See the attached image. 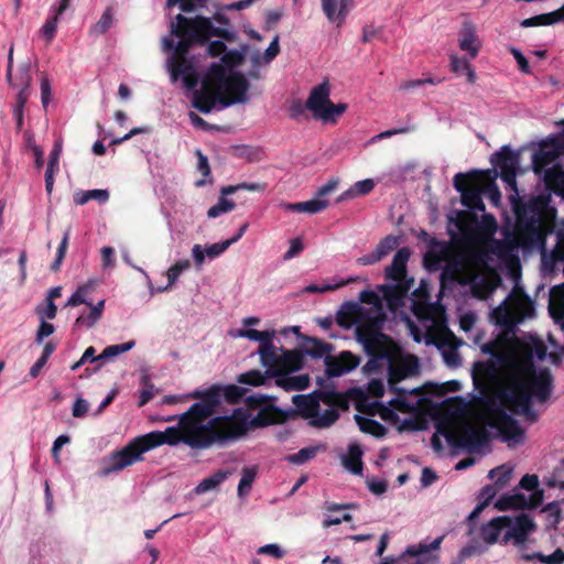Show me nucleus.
I'll list each match as a JSON object with an SVG mask.
<instances>
[{"instance_id":"nucleus-1","label":"nucleus","mask_w":564,"mask_h":564,"mask_svg":"<svg viewBox=\"0 0 564 564\" xmlns=\"http://www.w3.org/2000/svg\"><path fill=\"white\" fill-rule=\"evenodd\" d=\"M187 398L199 399L180 417L177 426H169L164 431H153L134 437L126 446L113 451L109 458H140V456L163 444L176 445L184 443L192 448H207L212 445H226L248 431L247 417L241 410L230 416H217L206 425L203 421L212 416L221 401V391L217 387L207 390H195Z\"/></svg>"},{"instance_id":"nucleus-2","label":"nucleus","mask_w":564,"mask_h":564,"mask_svg":"<svg viewBox=\"0 0 564 564\" xmlns=\"http://www.w3.org/2000/svg\"><path fill=\"white\" fill-rule=\"evenodd\" d=\"M553 392V376L549 368L536 369L532 362L519 367L512 373L500 394L501 403L513 414L524 416L531 423L538 420L532 399L549 400Z\"/></svg>"},{"instance_id":"nucleus-3","label":"nucleus","mask_w":564,"mask_h":564,"mask_svg":"<svg viewBox=\"0 0 564 564\" xmlns=\"http://www.w3.org/2000/svg\"><path fill=\"white\" fill-rule=\"evenodd\" d=\"M171 34L178 39L174 54L171 58L188 57V53L195 45H204L213 36L228 42L236 41V33L224 28H217L209 18L196 15L187 18L182 13L171 21Z\"/></svg>"},{"instance_id":"nucleus-4","label":"nucleus","mask_w":564,"mask_h":564,"mask_svg":"<svg viewBox=\"0 0 564 564\" xmlns=\"http://www.w3.org/2000/svg\"><path fill=\"white\" fill-rule=\"evenodd\" d=\"M510 199L516 215L514 237L518 243L523 247L543 245L553 228V219L546 209L538 202L523 203L516 195Z\"/></svg>"},{"instance_id":"nucleus-5","label":"nucleus","mask_w":564,"mask_h":564,"mask_svg":"<svg viewBox=\"0 0 564 564\" xmlns=\"http://www.w3.org/2000/svg\"><path fill=\"white\" fill-rule=\"evenodd\" d=\"M386 318L384 312L373 314L372 317H368L367 321L356 326L355 333L358 343L362 345L369 357L388 362L400 357L401 349L390 336L382 333Z\"/></svg>"},{"instance_id":"nucleus-6","label":"nucleus","mask_w":564,"mask_h":564,"mask_svg":"<svg viewBox=\"0 0 564 564\" xmlns=\"http://www.w3.org/2000/svg\"><path fill=\"white\" fill-rule=\"evenodd\" d=\"M488 172L473 171L469 173H457L454 176V187L462 195V204L469 210L485 212V204L481 198L484 193L480 186Z\"/></svg>"},{"instance_id":"nucleus-7","label":"nucleus","mask_w":564,"mask_h":564,"mask_svg":"<svg viewBox=\"0 0 564 564\" xmlns=\"http://www.w3.org/2000/svg\"><path fill=\"white\" fill-rule=\"evenodd\" d=\"M275 398L262 394L247 395L245 403L250 410H258V413L249 421V416L241 411L247 417L248 427H263L271 424L283 423L288 420L285 411L272 404Z\"/></svg>"},{"instance_id":"nucleus-8","label":"nucleus","mask_w":564,"mask_h":564,"mask_svg":"<svg viewBox=\"0 0 564 564\" xmlns=\"http://www.w3.org/2000/svg\"><path fill=\"white\" fill-rule=\"evenodd\" d=\"M533 311L531 299L519 288L512 291L510 303H505L494 312L497 324L509 325L512 322L520 321Z\"/></svg>"},{"instance_id":"nucleus-9","label":"nucleus","mask_w":564,"mask_h":564,"mask_svg":"<svg viewBox=\"0 0 564 564\" xmlns=\"http://www.w3.org/2000/svg\"><path fill=\"white\" fill-rule=\"evenodd\" d=\"M445 535H441L432 542L421 541L405 547L399 557L405 564H440V550Z\"/></svg>"},{"instance_id":"nucleus-10","label":"nucleus","mask_w":564,"mask_h":564,"mask_svg":"<svg viewBox=\"0 0 564 564\" xmlns=\"http://www.w3.org/2000/svg\"><path fill=\"white\" fill-rule=\"evenodd\" d=\"M519 162V154L508 145L502 147L491 159V163L500 169V177L506 183L507 189L512 191L516 196H519L516 180Z\"/></svg>"},{"instance_id":"nucleus-11","label":"nucleus","mask_w":564,"mask_h":564,"mask_svg":"<svg viewBox=\"0 0 564 564\" xmlns=\"http://www.w3.org/2000/svg\"><path fill=\"white\" fill-rule=\"evenodd\" d=\"M543 498L544 490H535L529 498L521 492L505 494L495 502V508L499 511L536 509Z\"/></svg>"},{"instance_id":"nucleus-12","label":"nucleus","mask_w":564,"mask_h":564,"mask_svg":"<svg viewBox=\"0 0 564 564\" xmlns=\"http://www.w3.org/2000/svg\"><path fill=\"white\" fill-rule=\"evenodd\" d=\"M248 89L249 83L246 77L239 72H231L223 87L219 105L229 107L234 104L246 102Z\"/></svg>"},{"instance_id":"nucleus-13","label":"nucleus","mask_w":564,"mask_h":564,"mask_svg":"<svg viewBox=\"0 0 564 564\" xmlns=\"http://www.w3.org/2000/svg\"><path fill=\"white\" fill-rule=\"evenodd\" d=\"M492 426L496 427L505 441L521 443L524 438V431L513 419L503 410H497L492 417Z\"/></svg>"},{"instance_id":"nucleus-14","label":"nucleus","mask_w":564,"mask_h":564,"mask_svg":"<svg viewBox=\"0 0 564 564\" xmlns=\"http://www.w3.org/2000/svg\"><path fill=\"white\" fill-rule=\"evenodd\" d=\"M503 536V543H508L511 539L516 544H523L528 541L531 533L536 530V523L528 513H520L512 518V523Z\"/></svg>"},{"instance_id":"nucleus-15","label":"nucleus","mask_w":564,"mask_h":564,"mask_svg":"<svg viewBox=\"0 0 564 564\" xmlns=\"http://www.w3.org/2000/svg\"><path fill=\"white\" fill-rule=\"evenodd\" d=\"M387 364L388 382L390 389L393 390L397 394H406L408 391L405 389L398 388L397 384L414 371L416 367V360L411 362L410 360L402 359L400 356L397 359L389 360Z\"/></svg>"},{"instance_id":"nucleus-16","label":"nucleus","mask_w":564,"mask_h":564,"mask_svg":"<svg viewBox=\"0 0 564 564\" xmlns=\"http://www.w3.org/2000/svg\"><path fill=\"white\" fill-rule=\"evenodd\" d=\"M238 189H249V191L256 192V191H261L262 186L259 183H246L245 182V183H240L238 185H228V186L223 187L220 191L221 197H219L218 203L216 205L212 206L208 209L207 216L209 218H216V217L220 216L221 214H225V213H228V212H231L232 209H235L236 204L232 200L227 199L224 196L234 194Z\"/></svg>"},{"instance_id":"nucleus-17","label":"nucleus","mask_w":564,"mask_h":564,"mask_svg":"<svg viewBox=\"0 0 564 564\" xmlns=\"http://www.w3.org/2000/svg\"><path fill=\"white\" fill-rule=\"evenodd\" d=\"M413 284L414 279L410 278V280L404 281L403 283L383 284L379 285L378 289L387 302L388 308L391 312H395L401 306H403V299L406 296Z\"/></svg>"},{"instance_id":"nucleus-18","label":"nucleus","mask_w":564,"mask_h":564,"mask_svg":"<svg viewBox=\"0 0 564 564\" xmlns=\"http://www.w3.org/2000/svg\"><path fill=\"white\" fill-rule=\"evenodd\" d=\"M359 357L350 351H341L338 357H325L326 372L328 377H339L358 367Z\"/></svg>"},{"instance_id":"nucleus-19","label":"nucleus","mask_w":564,"mask_h":564,"mask_svg":"<svg viewBox=\"0 0 564 564\" xmlns=\"http://www.w3.org/2000/svg\"><path fill=\"white\" fill-rule=\"evenodd\" d=\"M330 88L327 82H324L317 86H315L306 100V107L310 111H312L313 117L315 119H321L323 117L330 99Z\"/></svg>"},{"instance_id":"nucleus-20","label":"nucleus","mask_w":564,"mask_h":564,"mask_svg":"<svg viewBox=\"0 0 564 564\" xmlns=\"http://www.w3.org/2000/svg\"><path fill=\"white\" fill-rule=\"evenodd\" d=\"M458 46L462 51L467 52L470 58H475L481 47V42L477 35L476 25L465 20L458 33Z\"/></svg>"},{"instance_id":"nucleus-21","label":"nucleus","mask_w":564,"mask_h":564,"mask_svg":"<svg viewBox=\"0 0 564 564\" xmlns=\"http://www.w3.org/2000/svg\"><path fill=\"white\" fill-rule=\"evenodd\" d=\"M357 303H345L337 314V324L341 327L348 328L356 324L357 326L372 317Z\"/></svg>"},{"instance_id":"nucleus-22","label":"nucleus","mask_w":564,"mask_h":564,"mask_svg":"<svg viewBox=\"0 0 564 564\" xmlns=\"http://www.w3.org/2000/svg\"><path fill=\"white\" fill-rule=\"evenodd\" d=\"M409 248H400L393 256L392 262L386 268V279L395 281L397 283H403L410 280L406 276V263L410 258Z\"/></svg>"},{"instance_id":"nucleus-23","label":"nucleus","mask_w":564,"mask_h":564,"mask_svg":"<svg viewBox=\"0 0 564 564\" xmlns=\"http://www.w3.org/2000/svg\"><path fill=\"white\" fill-rule=\"evenodd\" d=\"M292 401L296 406L299 414L304 419H310L311 421L316 416V414H318L321 409L317 390L310 394H296L292 398Z\"/></svg>"},{"instance_id":"nucleus-24","label":"nucleus","mask_w":564,"mask_h":564,"mask_svg":"<svg viewBox=\"0 0 564 564\" xmlns=\"http://www.w3.org/2000/svg\"><path fill=\"white\" fill-rule=\"evenodd\" d=\"M228 79L226 67L219 63H213L205 77L202 80L204 89H212L214 91H223V87Z\"/></svg>"},{"instance_id":"nucleus-25","label":"nucleus","mask_w":564,"mask_h":564,"mask_svg":"<svg viewBox=\"0 0 564 564\" xmlns=\"http://www.w3.org/2000/svg\"><path fill=\"white\" fill-rule=\"evenodd\" d=\"M512 518L508 516L496 517L488 523L484 524L480 529L481 539L487 544H495L498 541L502 529L510 527Z\"/></svg>"},{"instance_id":"nucleus-26","label":"nucleus","mask_w":564,"mask_h":564,"mask_svg":"<svg viewBox=\"0 0 564 564\" xmlns=\"http://www.w3.org/2000/svg\"><path fill=\"white\" fill-rule=\"evenodd\" d=\"M221 97V91H214L212 89L194 90L193 94V107L196 108L202 113H209L215 105L219 104V98Z\"/></svg>"},{"instance_id":"nucleus-27","label":"nucleus","mask_w":564,"mask_h":564,"mask_svg":"<svg viewBox=\"0 0 564 564\" xmlns=\"http://www.w3.org/2000/svg\"><path fill=\"white\" fill-rule=\"evenodd\" d=\"M258 354L262 366L267 367L265 373L269 377L281 375V369H276L280 356H278L273 344L259 345Z\"/></svg>"},{"instance_id":"nucleus-28","label":"nucleus","mask_w":564,"mask_h":564,"mask_svg":"<svg viewBox=\"0 0 564 564\" xmlns=\"http://www.w3.org/2000/svg\"><path fill=\"white\" fill-rule=\"evenodd\" d=\"M303 366V352L299 350H283L282 356L279 357L276 369H281L282 373L297 371Z\"/></svg>"},{"instance_id":"nucleus-29","label":"nucleus","mask_w":564,"mask_h":564,"mask_svg":"<svg viewBox=\"0 0 564 564\" xmlns=\"http://www.w3.org/2000/svg\"><path fill=\"white\" fill-rule=\"evenodd\" d=\"M329 205L327 199L313 198L307 202L289 203L284 205V208L289 212L317 214L326 209Z\"/></svg>"},{"instance_id":"nucleus-30","label":"nucleus","mask_w":564,"mask_h":564,"mask_svg":"<svg viewBox=\"0 0 564 564\" xmlns=\"http://www.w3.org/2000/svg\"><path fill=\"white\" fill-rule=\"evenodd\" d=\"M322 10L328 21L336 22L337 20L341 22L347 15V3L345 0H321Z\"/></svg>"},{"instance_id":"nucleus-31","label":"nucleus","mask_w":564,"mask_h":564,"mask_svg":"<svg viewBox=\"0 0 564 564\" xmlns=\"http://www.w3.org/2000/svg\"><path fill=\"white\" fill-rule=\"evenodd\" d=\"M319 402L328 405L330 409L346 411L349 409L347 397L335 390H317Z\"/></svg>"},{"instance_id":"nucleus-32","label":"nucleus","mask_w":564,"mask_h":564,"mask_svg":"<svg viewBox=\"0 0 564 564\" xmlns=\"http://www.w3.org/2000/svg\"><path fill=\"white\" fill-rule=\"evenodd\" d=\"M560 21H563V14L561 12V9H557V10L549 12V13H542V14H538V15L524 19L521 21L520 26L521 28L544 26V25H552Z\"/></svg>"},{"instance_id":"nucleus-33","label":"nucleus","mask_w":564,"mask_h":564,"mask_svg":"<svg viewBox=\"0 0 564 564\" xmlns=\"http://www.w3.org/2000/svg\"><path fill=\"white\" fill-rule=\"evenodd\" d=\"M457 228V230L467 235L473 231L474 227L478 223V217L471 210H456L455 218H451Z\"/></svg>"},{"instance_id":"nucleus-34","label":"nucleus","mask_w":564,"mask_h":564,"mask_svg":"<svg viewBox=\"0 0 564 564\" xmlns=\"http://www.w3.org/2000/svg\"><path fill=\"white\" fill-rule=\"evenodd\" d=\"M543 181L547 189L557 192L564 186V170L561 165L555 164L543 170Z\"/></svg>"},{"instance_id":"nucleus-35","label":"nucleus","mask_w":564,"mask_h":564,"mask_svg":"<svg viewBox=\"0 0 564 564\" xmlns=\"http://www.w3.org/2000/svg\"><path fill=\"white\" fill-rule=\"evenodd\" d=\"M230 475L229 470L219 469L215 471L213 475L204 478L195 488L194 492L196 495H203L208 492L215 488H217L220 484H223L228 476Z\"/></svg>"},{"instance_id":"nucleus-36","label":"nucleus","mask_w":564,"mask_h":564,"mask_svg":"<svg viewBox=\"0 0 564 564\" xmlns=\"http://www.w3.org/2000/svg\"><path fill=\"white\" fill-rule=\"evenodd\" d=\"M463 440L470 452H476L488 444L489 436L485 429H478L466 432Z\"/></svg>"},{"instance_id":"nucleus-37","label":"nucleus","mask_w":564,"mask_h":564,"mask_svg":"<svg viewBox=\"0 0 564 564\" xmlns=\"http://www.w3.org/2000/svg\"><path fill=\"white\" fill-rule=\"evenodd\" d=\"M169 68L171 79L173 83L177 82L181 77L195 70V66L191 58H170Z\"/></svg>"},{"instance_id":"nucleus-38","label":"nucleus","mask_w":564,"mask_h":564,"mask_svg":"<svg viewBox=\"0 0 564 564\" xmlns=\"http://www.w3.org/2000/svg\"><path fill=\"white\" fill-rule=\"evenodd\" d=\"M558 152L554 149H541L536 153H534L532 159V165L533 171L535 174H541L543 170L549 169L547 166L551 165L557 158Z\"/></svg>"},{"instance_id":"nucleus-39","label":"nucleus","mask_w":564,"mask_h":564,"mask_svg":"<svg viewBox=\"0 0 564 564\" xmlns=\"http://www.w3.org/2000/svg\"><path fill=\"white\" fill-rule=\"evenodd\" d=\"M359 429L361 432L370 434L375 437H383L387 434V427L380 422L370 419L356 415Z\"/></svg>"},{"instance_id":"nucleus-40","label":"nucleus","mask_w":564,"mask_h":564,"mask_svg":"<svg viewBox=\"0 0 564 564\" xmlns=\"http://www.w3.org/2000/svg\"><path fill=\"white\" fill-rule=\"evenodd\" d=\"M258 474V467L257 466H250L245 467L241 473V479L238 485L237 494L240 498H245L249 495L252 484L257 477Z\"/></svg>"},{"instance_id":"nucleus-41","label":"nucleus","mask_w":564,"mask_h":564,"mask_svg":"<svg viewBox=\"0 0 564 564\" xmlns=\"http://www.w3.org/2000/svg\"><path fill=\"white\" fill-rule=\"evenodd\" d=\"M513 467L509 464H502L496 468H492L488 477L495 481V486L499 489L503 488L511 479Z\"/></svg>"},{"instance_id":"nucleus-42","label":"nucleus","mask_w":564,"mask_h":564,"mask_svg":"<svg viewBox=\"0 0 564 564\" xmlns=\"http://www.w3.org/2000/svg\"><path fill=\"white\" fill-rule=\"evenodd\" d=\"M91 199L106 203L109 199V192L107 189H90L82 191L74 195V202L77 205H85Z\"/></svg>"},{"instance_id":"nucleus-43","label":"nucleus","mask_w":564,"mask_h":564,"mask_svg":"<svg viewBox=\"0 0 564 564\" xmlns=\"http://www.w3.org/2000/svg\"><path fill=\"white\" fill-rule=\"evenodd\" d=\"M308 345L305 347L304 352L313 358H322L328 356L332 350V345L321 339L308 337Z\"/></svg>"},{"instance_id":"nucleus-44","label":"nucleus","mask_w":564,"mask_h":564,"mask_svg":"<svg viewBox=\"0 0 564 564\" xmlns=\"http://www.w3.org/2000/svg\"><path fill=\"white\" fill-rule=\"evenodd\" d=\"M522 557L525 561L538 560L543 564H564V551L560 547L550 555H544L541 552H534L532 554H524Z\"/></svg>"},{"instance_id":"nucleus-45","label":"nucleus","mask_w":564,"mask_h":564,"mask_svg":"<svg viewBox=\"0 0 564 564\" xmlns=\"http://www.w3.org/2000/svg\"><path fill=\"white\" fill-rule=\"evenodd\" d=\"M497 373V366L494 360L478 361L474 365V380L478 378L490 380Z\"/></svg>"},{"instance_id":"nucleus-46","label":"nucleus","mask_w":564,"mask_h":564,"mask_svg":"<svg viewBox=\"0 0 564 564\" xmlns=\"http://www.w3.org/2000/svg\"><path fill=\"white\" fill-rule=\"evenodd\" d=\"M505 341L501 337H497L494 340H489L481 346V351L486 355L491 356L496 361L501 362L505 359L503 355Z\"/></svg>"},{"instance_id":"nucleus-47","label":"nucleus","mask_w":564,"mask_h":564,"mask_svg":"<svg viewBox=\"0 0 564 564\" xmlns=\"http://www.w3.org/2000/svg\"><path fill=\"white\" fill-rule=\"evenodd\" d=\"M451 69L456 74H462L463 72H466L469 83H474L476 79V74L471 68L470 63L465 58H459L455 54L451 55Z\"/></svg>"},{"instance_id":"nucleus-48","label":"nucleus","mask_w":564,"mask_h":564,"mask_svg":"<svg viewBox=\"0 0 564 564\" xmlns=\"http://www.w3.org/2000/svg\"><path fill=\"white\" fill-rule=\"evenodd\" d=\"M32 75H31V64L22 63L18 73L14 77V83L11 84L12 88H31Z\"/></svg>"},{"instance_id":"nucleus-49","label":"nucleus","mask_w":564,"mask_h":564,"mask_svg":"<svg viewBox=\"0 0 564 564\" xmlns=\"http://www.w3.org/2000/svg\"><path fill=\"white\" fill-rule=\"evenodd\" d=\"M113 23V14L112 9L107 8L100 19L91 26L90 33L93 35L99 36L105 34Z\"/></svg>"},{"instance_id":"nucleus-50","label":"nucleus","mask_w":564,"mask_h":564,"mask_svg":"<svg viewBox=\"0 0 564 564\" xmlns=\"http://www.w3.org/2000/svg\"><path fill=\"white\" fill-rule=\"evenodd\" d=\"M267 378L270 377L265 373V371L262 372L261 370L252 369L239 375L238 382L242 384L258 387L264 384Z\"/></svg>"},{"instance_id":"nucleus-51","label":"nucleus","mask_w":564,"mask_h":564,"mask_svg":"<svg viewBox=\"0 0 564 564\" xmlns=\"http://www.w3.org/2000/svg\"><path fill=\"white\" fill-rule=\"evenodd\" d=\"M338 417L339 413L336 409H327L322 414L318 412L311 421V424L318 429L328 427L333 425Z\"/></svg>"},{"instance_id":"nucleus-52","label":"nucleus","mask_w":564,"mask_h":564,"mask_svg":"<svg viewBox=\"0 0 564 564\" xmlns=\"http://www.w3.org/2000/svg\"><path fill=\"white\" fill-rule=\"evenodd\" d=\"M191 267L189 260H181L175 262L166 272L167 285L163 289L164 291L170 290L173 284L177 281L181 273Z\"/></svg>"},{"instance_id":"nucleus-53","label":"nucleus","mask_w":564,"mask_h":564,"mask_svg":"<svg viewBox=\"0 0 564 564\" xmlns=\"http://www.w3.org/2000/svg\"><path fill=\"white\" fill-rule=\"evenodd\" d=\"M135 345V341L134 340H129L127 343H123V344H119V345H110V346H107L102 352L99 355V359H102V360H107V359H111L113 357H117L123 352H127L129 351L130 349H132Z\"/></svg>"},{"instance_id":"nucleus-54","label":"nucleus","mask_w":564,"mask_h":564,"mask_svg":"<svg viewBox=\"0 0 564 564\" xmlns=\"http://www.w3.org/2000/svg\"><path fill=\"white\" fill-rule=\"evenodd\" d=\"M208 0H166V7L173 8L178 6L180 10L185 13L195 12L197 8H204Z\"/></svg>"},{"instance_id":"nucleus-55","label":"nucleus","mask_w":564,"mask_h":564,"mask_svg":"<svg viewBox=\"0 0 564 564\" xmlns=\"http://www.w3.org/2000/svg\"><path fill=\"white\" fill-rule=\"evenodd\" d=\"M329 454L327 452V445L325 443H318L315 445L306 446L296 454H291L285 458H313L316 455Z\"/></svg>"},{"instance_id":"nucleus-56","label":"nucleus","mask_w":564,"mask_h":564,"mask_svg":"<svg viewBox=\"0 0 564 564\" xmlns=\"http://www.w3.org/2000/svg\"><path fill=\"white\" fill-rule=\"evenodd\" d=\"M70 230L67 229L65 232H64V236H63V239L57 248V251H56V258L55 260L52 262L51 264V270L53 272H57L59 271L61 269V265H62V262L65 258V254H66V250H67V247H68V240H69V232Z\"/></svg>"},{"instance_id":"nucleus-57","label":"nucleus","mask_w":564,"mask_h":564,"mask_svg":"<svg viewBox=\"0 0 564 564\" xmlns=\"http://www.w3.org/2000/svg\"><path fill=\"white\" fill-rule=\"evenodd\" d=\"M399 245L398 237L393 235H388L383 239L379 241V243L376 247V251L378 254H380V258L388 256L392 250H394Z\"/></svg>"},{"instance_id":"nucleus-58","label":"nucleus","mask_w":564,"mask_h":564,"mask_svg":"<svg viewBox=\"0 0 564 564\" xmlns=\"http://www.w3.org/2000/svg\"><path fill=\"white\" fill-rule=\"evenodd\" d=\"M347 109L346 104H333L329 101L323 117L319 120L324 122H336L337 117L341 116Z\"/></svg>"},{"instance_id":"nucleus-59","label":"nucleus","mask_w":564,"mask_h":564,"mask_svg":"<svg viewBox=\"0 0 564 564\" xmlns=\"http://www.w3.org/2000/svg\"><path fill=\"white\" fill-rule=\"evenodd\" d=\"M247 389L231 384L225 388L224 393H221V397L229 402V403H239L242 398L246 395Z\"/></svg>"},{"instance_id":"nucleus-60","label":"nucleus","mask_w":564,"mask_h":564,"mask_svg":"<svg viewBox=\"0 0 564 564\" xmlns=\"http://www.w3.org/2000/svg\"><path fill=\"white\" fill-rule=\"evenodd\" d=\"M90 292V286L88 284L79 286L75 293L67 300L68 306H77L80 304H89L86 300L87 295Z\"/></svg>"},{"instance_id":"nucleus-61","label":"nucleus","mask_w":564,"mask_h":564,"mask_svg":"<svg viewBox=\"0 0 564 564\" xmlns=\"http://www.w3.org/2000/svg\"><path fill=\"white\" fill-rule=\"evenodd\" d=\"M101 316H99L91 307H90V311L88 314H82L79 315L76 321H75V324L74 326L77 327V328H80V327H87V328H91L93 326H95V324L100 319Z\"/></svg>"},{"instance_id":"nucleus-62","label":"nucleus","mask_w":564,"mask_h":564,"mask_svg":"<svg viewBox=\"0 0 564 564\" xmlns=\"http://www.w3.org/2000/svg\"><path fill=\"white\" fill-rule=\"evenodd\" d=\"M243 59L245 54L237 50L225 52V54L221 56L223 64L230 68L239 66L243 62Z\"/></svg>"},{"instance_id":"nucleus-63","label":"nucleus","mask_w":564,"mask_h":564,"mask_svg":"<svg viewBox=\"0 0 564 564\" xmlns=\"http://www.w3.org/2000/svg\"><path fill=\"white\" fill-rule=\"evenodd\" d=\"M58 17L54 14L52 18L47 19L44 25L41 28V34L45 37L47 43H51L55 36L57 29Z\"/></svg>"},{"instance_id":"nucleus-64","label":"nucleus","mask_w":564,"mask_h":564,"mask_svg":"<svg viewBox=\"0 0 564 564\" xmlns=\"http://www.w3.org/2000/svg\"><path fill=\"white\" fill-rule=\"evenodd\" d=\"M551 259L555 262L564 261V231L560 230L557 232V241L554 249L551 252Z\"/></svg>"}]
</instances>
